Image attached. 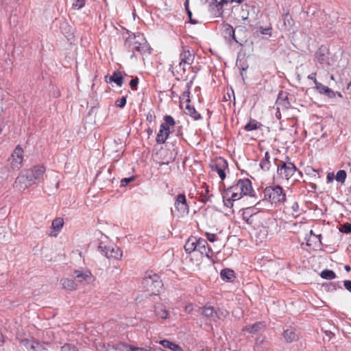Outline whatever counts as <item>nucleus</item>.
Here are the masks:
<instances>
[{"mask_svg":"<svg viewBox=\"0 0 351 351\" xmlns=\"http://www.w3.org/2000/svg\"><path fill=\"white\" fill-rule=\"evenodd\" d=\"M223 187L221 191L223 202L226 207L232 208L234 202L240 199L243 196L247 195L253 191L252 182L248 178L239 179L232 186L226 187L223 183Z\"/></svg>","mask_w":351,"mask_h":351,"instance_id":"obj_1","label":"nucleus"},{"mask_svg":"<svg viewBox=\"0 0 351 351\" xmlns=\"http://www.w3.org/2000/svg\"><path fill=\"white\" fill-rule=\"evenodd\" d=\"M286 200V193L282 186L274 185L266 187L264 189V199L258 202L256 205H261L262 203L269 202L275 207L280 206Z\"/></svg>","mask_w":351,"mask_h":351,"instance_id":"obj_2","label":"nucleus"},{"mask_svg":"<svg viewBox=\"0 0 351 351\" xmlns=\"http://www.w3.org/2000/svg\"><path fill=\"white\" fill-rule=\"evenodd\" d=\"M124 47L128 51L132 52L131 58L134 56L136 52L141 55L151 53V47L147 40L141 36H130L125 40Z\"/></svg>","mask_w":351,"mask_h":351,"instance_id":"obj_3","label":"nucleus"},{"mask_svg":"<svg viewBox=\"0 0 351 351\" xmlns=\"http://www.w3.org/2000/svg\"><path fill=\"white\" fill-rule=\"evenodd\" d=\"M286 161L274 159V163L276 166V173L279 178L289 180L291 179L296 171H298L300 176L302 173L298 169L293 162L290 160L289 156H286Z\"/></svg>","mask_w":351,"mask_h":351,"instance_id":"obj_4","label":"nucleus"},{"mask_svg":"<svg viewBox=\"0 0 351 351\" xmlns=\"http://www.w3.org/2000/svg\"><path fill=\"white\" fill-rule=\"evenodd\" d=\"M142 287L149 295H158L162 290L163 284L156 274H147L142 280Z\"/></svg>","mask_w":351,"mask_h":351,"instance_id":"obj_5","label":"nucleus"},{"mask_svg":"<svg viewBox=\"0 0 351 351\" xmlns=\"http://www.w3.org/2000/svg\"><path fill=\"white\" fill-rule=\"evenodd\" d=\"M95 182L101 190H110L113 188L114 183L117 182L115 178L112 176L110 168L100 171L96 176Z\"/></svg>","mask_w":351,"mask_h":351,"instance_id":"obj_6","label":"nucleus"},{"mask_svg":"<svg viewBox=\"0 0 351 351\" xmlns=\"http://www.w3.org/2000/svg\"><path fill=\"white\" fill-rule=\"evenodd\" d=\"M98 249L108 258L120 260L123 256L122 250L119 247L112 245H106L104 242L99 243Z\"/></svg>","mask_w":351,"mask_h":351,"instance_id":"obj_7","label":"nucleus"},{"mask_svg":"<svg viewBox=\"0 0 351 351\" xmlns=\"http://www.w3.org/2000/svg\"><path fill=\"white\" fill-rule=\"evenodd\" d=\"M209 167L213 171H215L219 175L220 179L223 181L226 177V171L228 169L227 160L222 157H217L209 164Z\"/></svg>","mask_w":351,"mask_h":351,"instance_id":"obj_8","label":"nucleus"},{"mask_svg":"<svg viewBox=\"0 0 351 351\" xmlns=\"http://www.w3.org/2000/svg\"><path fill=\"white\" fill-rule=\"evenodd\" d=\"M25 171L32 183L35 184L43 181L46 169L43 165H36Z\"/></svg>","mask_w":351,"mask_h":351,"instance_id":"obj_9","label":"nucleus"},{"mask_svg":"<svg viewBox=\"0 0 351 351\" xmlns=\"http://www.w3.org/2000/svg\"><path fill=\"white\" fill-rule=\"evenodd\" d=\"M33 185L25 171H21L16 178L13 188L18 191H23L30 186Z\"/></svg>","mask_w":351,"mask_h":351,"instance_id":"obj_10","label":"nucleus"},{"mask_svg":"<svg viewBox=\"0 0 351 351\" xmlns=\"http://www.w3.org/2000/svg\"><path fill=\"white\" fill-rule=\"evenodd\" d=\"M23 160V150L20 145H17L14 149L11 157L9 158L11 168L18 170L21 167Z\"/></svg>","mask_w":351,"mask_h":351,"instance_id":"obj_11","label":"nucleus"},{"mask_svg":"<svg viewBox=\"0 0 351 351\" xmlns=\"http://www.w3.org/2000/svg\"><path fill=\"white\" fill-rule=\"evenodd\" d=\"M197 248L196 251H198L202 256H205L208 259L213 261V251L208 244L207 240L198 238L197 239Z\"/></svg>","mask_w":351,"mask_h":351,"instance_id":"obj_12","label":"nucleus"},{"mask_svg":"<svg viewBox=\"0 0 351 351\" xmlns=\"http://www.w3.org/2000/svg\"><path fill=\"white\" fill-rule=\"evenodd\" d=\"M174 207L178 213L181 216L187 215L189 213V208L187 204L184 194H178L176 196Z\"/></svg>","mask_w":351,"mask_h":351,"instance_id":"obj_13","label":"nucleus"},{"mask_svg":"<svg viewBox=\"0 0 351 351\" xmlns=\"http://www.w3.org/2000/svg\"><path fill=\"white\" fill-rule=\"evenodd\" d=\"M282 335L287 343L297 341L300 338V332L299 330L292 326H289L287 328L284 329Z\"/></svg>","mask_w":351,"mask_h":351,"instance_id":"obj_14","label":"nucleus"},{"mask_svg":"<svg viewBox=\"0 0 351 351\" xmlns=\"http://www.w3.org/2000/svg\"><path fill=\"white\" fill-rule=\"evenodd\" d=\"M329 55L328 49L326 46L322 45L315 52V56L319 63L328 66L330 64Z\"/></svg>","mask_w":351,"mask_h":351,"instance_id":"obj_15","label":"nucleus"},{"mask_svg":"<svg viewBox=\"0 0 351 351\" xmlns=\"http://www.w3.org/2000/svg\"><path fill=\"white\" fill-rule=\"evenodd\" d=\"M180 62L178 66L191 65L194 60V55L189 48L183 47L182 51L180 54Z\"/></svg>","mask_w":351,"mask_h":351,"instance_id":"obj_16","label":"nucleus"},{"mask_svg":"<svg viewBox=\"0 0 351 351\" xmlns=\"http://www.w3.org/2000/svg\"><path fill=\"white\" fill-rule=\"evenodd\" d=\"M222 34L226 40L231 42L234 40L237 43H239V40L237 39L235 36V29L232 27V26L228 23H225L222 26Z\"/></svg>","mask_w":351,"mask_h":351,"instance_id":"obj_17","label":"nucleus"},{"mask_svg":"<svg viewBox=\"0 0 351 351\" xmlns=\"http://www.w3.org/2000/svg\"><path fill=\"white\" fill-rule=\"evenodd\" d=\"M276 104L277 106L278 110H285L290 107V103L288 100L287 93H283L281 91L278 94Z\"/></svg>","mask_w":351,"mask_h":351,"instance_id":"obj_18","label":"nucleus"},{"mask_svg":"<svg viewBox=\"0 0 351 351\" xmlns=\"http://www.w3.org/2000/svg\"><path fill=\"white\" fill-rule=\"evenodd\" d=\"M315 88L319 94L324 95L330 99L336 97V93H335V91L320 82H316V86Z\"/></svg>","mask_w":351,"mask_h":351,"instance_id":"obj_19","label":"nucleus"},{"mask_svg":"<svg viewBox=\"0 0 351 351\" xmlns=\"http://www.w3.org/2000/svg\"><path fill=\"white\" fill-rule=\"evenodd\" d=\"M154 313L156 316L160 319H166L169 317V313L162 304H158L154 306Z\"/></svg>","mask_w":351,"mask_h":351,"instance_id":"obj_20","label":"nucleus"},{"mask_svg":"<svg viewBox=\"0 0 351 351\" xmlns=\"http://www.w3.org/2000/svg\"><path fill=\"white\" fill-rule=\"evenodd\" d=\"M22 343L29 351H38V348L40 347V343L33 339H22L20 340Z\"/></svg>","mask_w":351,"mask_h":351,"instance_id":"obj_21","label":"nucleus"},{"mask_svg":"<svg viewBox=\"0 0 351 351\" xmlns=\"http://www.w3.org/2000/svg\"><path fill=\"white\" fill-rule=\"evenodd\" d=\"M170 134L169 129H167L164 125L160 126L159 132L156 136V143L158 144H163L165 143L169 135Z\"/></svg>","mask_w":351,"mask_h":351,"instance_id":"obj_22","label":"nucleus"},{"mask_svg":"<svg viewBox=\"0 0 351 351\" xmlns=\"http://www.w3.org/2000/svg\"><path fill=\"white\" fill-rule=\"evenodd\" d=\"M266 326L265 323L264 322H258L253 324L247 325L244 328L243 330L248 332L250 333H256L262 329L265 328Z\"/></svg>","mask_w":351,"mask_h":351,"instance_id":"obj_23","label":"nucleus"},{"mask_svg":"<svg viewBox=\"0 0 351 351\" xmlns=\"http://www.w3.org/2000/svg\"><path fill=\"white\" fill-rule=\"evenodd\" d=\"M75 274V279L76 281L79 282H82L84 281L89 282L92 278V274L89 271H86L85 272H81L78 270H75L74 271Z\"/></svg>","mask_w":351,"mask_h":351,"instance_id":"obj_24","label":"nucleus"},{"mask_svg":"<svg viewBox=\"0 0 351 351\" xmlns=\"http://www.w3.org/2000/svg\"><path fill=\"white\" fill-rule=\"evenodd\" d=\"M197 237H191L188 239L184 244V250L186 253L191 254L194 251H196L197 248Z\"/></svg>","mask_w":351,"mask_h":351,"instance_id":"obj_25","label":"nucleus"},{"mask_svg":"<svg viewBox=\"0 0 351 351\" xmlns=\"http://www.w3.org/2000/svg\"><path fill=\"white\" fill-rule=\"evenodd\" d=\"M221 279L226 282H232L235 278L234 271L232 269L226 268L223 269L220 272Z\"/></svg>","mask_w":351,"mask_h":351,"instance_id":"obj_26","label":"nucleus"},{"mask_svg":"<svg viewBox=\"0 0 351 351\" xmlns=\"http://www.w3.org/2000/svg\"><path fill=\"white\" fill-rule=\"evenodd\" d=\"M159 343L165 348H169L172 351H183V349L178 344L173 343L167 339L160 340Z\"/></svg>","mask_w":351,"mask_h":351,"instance_id":"obj_27","label":"nucleus"},{"mask_svg":"<svg viewBox=\"0 0 351 351\" xmlns=\"http://www.w3.org/2000/svg\"><path fill=\"white\" fill-rule=\"evenodd\" d=\"M109 82H114L118 86L121 87L124 82V77L122 76L121 72L115 71L112 75L109 77Z\"/></svg>","mask_w":351,"mask_h":351,"instance_id":"obj_28","label":"nucleus"},{"mask_svg":"<svg viewBox=\"0 0 351 351\" xmlns=\"http://www.w3.org/2000/svg\"><path fill=\"white\" fill-rule=\"evenodd\" d=\"M60 283L64 289L69 291H73L77 288L76 282L72 279L62 278L60 280Z\"/></svg>","mask_w":351,"mask_h":351,"instance_id":"obj_29","label":"nucleus"},{"mask_svg":"<svg viewBox=\"0 0 351 351\" xmlns=\"http://www.w3.org/2000/svg\"><path fill=\"white\" fill-rule=\"evenodd\" d=\"M186 114L192 117L194 120H199L202 119L201 114L195 110V108L187 104L186 106Z\"/></svg>","mask_w":351,"mask_h":351,"instance_id":"obj_30","label":"nucleus"},{"mask_svg":"<svg viewBox=\"0 0 351 351\" xmlns=\"http://www.w3.org/2000/svg\"><path fill=\"white\" fill-rule=\"evenodd\" d=\"M260 167L262 170L267 171L271 167L270 155L268 152L265 153L264 158L260 162Z\"/></svg>","mask_w":351,"mask_h":351,"instance_id":"obj_31","label":"nucleus"},{"mask_svg":"<svg viewBox=\"0 0 351 351\" xmlns=\"http://www.w3.org/2000/svg\"><path fill=\"white\" fill-rule=\"evenodd\" d=\"M202 313L207 318H211L215 319V318L217 317L216 311L213 308V307L210 306H204L202 308Z\"/></svg>","mask_w":351,"mask_h":351,"instance_id":"obj_32","label":"nucleus"},{"mask_svg":"<svg viewBox=\"0 0 351 351\" xmlns=\"http://www.w3.org/2000/svg\"><path fill=\"white\" fill-rule=\"evenodd\" d=\"M209 8L210 12L216 17L220 16L223 14V10L219 3H217L213 6H209Z\"/></svg>","mask_w":351,"mask_h":351,"instance_id":"obj_33","label":"nucleus"},{"mask_svg":"<svg viewBox=\"0 0 351 351\" xmlns=\"http://www.w3.org/2000/svg\"><path fill=\"white\" fill-rule=\"evenodd\" d=\"M64 225V220L61 217H57L53 220L51 227L53 230L60 232Z\"/></svg>","mask_w":351,"mask_h":351,"instance_id":"obj_34","label":"nucleus"},{"mask_svg":"<svg viewBox=\"0 0 351 351\" xmlns=\"http://www.w3.org/2000/svg\"><path fill=\"white\" fill-rule=\"evenodd\" d=\"M132 346H130L123 342H119L114 345L115 351H132Z\"/></svg>","mask_w":351,"mask_h":351,"instance_id":"obj_35","label":"nucleus"},{"mask_svg":"<svg viewBox=\"0 0 351 351\" xmlns=\"http://www.w3.org/2000/svg\"><path fill=\"white\" fill-rule=\"evenodd\" d=\"M320 276L324 279L332 280L335 278L336 274L332 270L324 269L321 272Z\"/></svg>","mask_w":351,"mask_h":351,"instance_id":"obj_36","label":"nucleus"},{"mask_svg":"<svg viewBox=\"0 0 351 351\" xmlns=\"http://www.w3.org/2000/svg\"><path fill=\"white\" fill-rule=\"evenodd\" d=\"M251 208H247L243 213V219L247 222L248 224H252L253 223V217L254 214H251L250 213Z\"/></svg>","mask_w":351,"mask_h":351,"instance_id":"obj_37","label":"nucleus"},{"mask_svg":"<svg viewBox=\"0 0 351 351\" xmlns=\"http://www.w3.org/2000/svg\"><path fill=\"white\" fill-rule=\"evenodd\" d=\"M258 125H261V124L258 123L256 120L251 119L250 121L245 125L244 129L247 132L255 130L258 128Z\"/></svg>","mask_w":351,"mask_h":351,"instance_id":"obj_38","label":"nucleus"},{"mask_svg":"<svg viewBox=\"0 0 351 351\" xmlns=\"http://www.w3.org/2000/svg\"><path fill=\"white\" fill-rule=\"evenodd\" d=\"M165 122L160 125H164L167 129H169L170 126H173L176 123L174 119L171 115H166L164 117Z\"/></svg>","mask_w":351,"mask_h":351,"instance_id":"obj_39","label":"nucleus"},{"mask_svg":"<svg viewBox=\"0 0 351 351\" xmlns=\"http://www.w3.org/2000/svg\"><path fill=\"white\" fill-rule=\"evenodd\" d=\"M347 173L345 170H339L337 172L335 179L337 182L343 184L346 179Z\"/></svg>","mask_w":351,"mask_h":351,"instance_id":"obj_40","label":"nucleus"},{"mask_svg":"<svg viewBox=\"0 0 351 351\" xmlns=\"http://www.w3.org/2000/svg\"><path fill=\"white\" fill-rule=\"evenodd\" d=\"M191 84H192V82H190L189 83L187 84V85H186L187 90L184 91V93L180 96V99H185L186 101L188 104H189L190 101H191V99H190V87H191Z\"/></svg>","mask_w":351,"mask_h":351,"instance_id":"obj_41","label":"nucleus"},{"mask_svg":"<svg viewBox=\"0 0 351 351\" xmlns=\"http://www.w3.org/2000/svg\"><path fill=\"white\" fill-rule=\"evenodd\" d=\"M339 231L343 233L350 234L351 233V223L346 222L342 224L339 228Z\"/></svg>","mask_w":351,"mask_h":351,"instance_id":"obj_42","label":"nucleus"},{"mask_svg":"<svg viewBox=\"0 0 351 351\" xmlns=\"http://www.w3.org/2000/svg\"><path fill=\"white\" fill-rule=\"evenodd\" d=\"M85 0H73L72 8L80 10L84 6Z\"/></svg>","mask_w":351,"mask_h":351,"instance_id":"obj_43","label":"nucleus"},{"mask_svg":"<svg viewBox=\"0 0 351 351\" xmlns=\"http://www.w3.org/2000/svg\"><path fill=\"white\" fill-rule=\"evenodd\" d=\"M126 101H127V97L123 96L122 97L119 98L116 100L115 105H116V106L122 108L125 106Z\"/></svg>","mask_w":351,"mask_h":351,"instance_id":"obj_44","label":"nucleus"},{"mask_svg":"<svg viewBox=\"0 0 351 351\" xmlns=\"http://www.w3.org/2000/svg\"><path fill=\"white\" fill-rule=\"evenodd\" d=\"M247 8H248V6L245 5V9H244V8L241 9V11L240 13V16L243 21H247L248 19L249 10Z\"/></svg>","mask_w":351,"mask_h":351,"instance_id":"obj_45","label":"nucleus"},{"mask_svg":"<svg viewBox=\"0 0 351 351\" xmlns=\"http://www.w3.org/2000/svg\"><path fill=\"white\" fill-rule=\"evenodd\" d=\"M60 351H77V348L69 343H66L61 347Z\"/></svg>","mask_w":351,"mask_h":351,"instance_id":"obj_46","label":"nucleus"},{"mask_svg":"<svg viewBox=\"0 0 351 351\" xmlns=\"http://www.w3.org/2000/svg\"><path fill=\"white\" fill-rule=\"evenodd\" d=\"M155 119L156 115L154 114V112L153 110H149L146 114V121H148L149 123H152V122H154Z\"/></svg>","mask_w":351,"mask_h":351,"instance_id":"obj_47","label":"nucleus"},{"mask_svg":"<svg viewBox=\"0 0 351 351\" xmlns=\"http://www.w3.org/2000/svg\"><path fill=\"white\" fill-rule=\"evenodd\" d=\"M134 180V176H131L129 178H125L121 180L120 186L121 187L127 186L130 182Z\"/></svg>","mask_w":351,"mask_h":351,"instance_id":"obj_48","label":"nucleus"},{"mask_svg":"<svg viewBox=\"0 0 351 351\" xmlns=\"http://www.w3.org/2000/svg\"><path fill=\"white\" fill-rule=\"evenodd\" d=\"M138 84V78L137 77L132 78L130 82V86L134 90H137Z\"/></svg>","mask_w":351,"mask_h":351,"instance_id":"obj_49","label":"nucleus"},{"mask_svg":"<svg viewBox=\"0 0 351 351\" xmlns=\"http://www.w3.org/2000/svg\"><path fill=\"white\" fill-rule=\"evenodd\" d=\"M259 32L263 35L271 36V27H260Z\"/></svg>","mask_w":351,"mask_h":351,"instance_id":"obj_50","label":"nucleus"},{"mask_svg":"<svg viewBox=\"0 0 351 351\" xmlns=\"http://www.w3.org/2000/svg\"><path fill=\"white\" fill-rule=\"evenodd\" d=\"M291 208L292 210V215H294L295 213L296 214H298L299 213V210H300V206H299V204L297 202H294L291 206Z\"/></svg>","mask_w":351,"mask_h":351,"instance_id":"obj_51","label":"nucleus"},{"mask_svg":"<svg viewBox=\"0 0 351 351\" xmlns=\"http://www.w3.org/2000/svg\"><path fill=\"white\" fill-rule=\"evenodd\" d=\"M206 239L210 242H214L217 240V235L215 234L206 232L205 234Z\"/></svg>","mask_w":351,"mask_h":351,"instance_id":"obj_52","label":"nucleus"},{"mask_svg":"<svg viewBox=\"0 0 351 351\" xmlns=\"http://www.w3.org/2000/svg\"><path fill=\"white\" fill-rule=\"evenodd\" d=\"M209 193V190L208 186L205 188V194L202 195V202L204 203H206L208 201L209 197L207 196L208 193Z\"/></svg>","mask_w":351,"mask_h":351,"instance_id":"obj_53","label":"nucleus"},{"mask_svg":"<svg viewBox=\"0 0 351 351\" xmlns=\"http://www.w3.org/2000/svg\"><path fill=\"white\" fill-rule=\"evenodd\" d=\"M343 285L346 290L351 293V280H344Z\"/></svg>","mask_w":351,"mask_h":351,"instance_id":"obj_54","label":"nucleus"},{"mask_svg":"<svg viewBox=\"0 0 351 351\" xmlns=\"http://www.w3.org/2000/svg\"><path fill=\"white\" fill-rule=\"evenodd\" d=\"M103 348L104 349L105 351H112V350H114V345L113 346H111L108 343L107 344H104L103 345Z\"/></svg>","mask_w":351,"mask_h":351,"instance_id":"obj_55","label":"nucleus"},{"mask_svg":"<svg viewBox=\"0 0 351 351\" xmlns=\"http://www.w3.org/2000/svg\"><path fill=\"white\" fill-rule=\"evenodd\" d=\"M308 79L313 80L315 86H316V82H319L316 80V73H312L310 75H308Z\"/></svg>","mask_w":351,"mask_h":351,"instance_id":"obj_56","label":"nucleus"},{"mask_svg":"<svg viewBox=\"0 0 351 351\" xmlns=\"http://www.w3.org/2000/svg\"><path fill=\"white\" fill-rule=\"evenodd\" d=\"M326 178H327V181L328 182H331L334 180L335 179V175L333 173H327V176H326Z\"/></svg>","mask_w":351,"mask_h":351,"instance_id":"obj_57","label":"nucleus"},{"mask_svg":"<svg viewBox=\"0 0 351 351\" xmlns=\"http://www.w3.org/2000/svg\"><path fill=\"white\" fill-rule=\"evenodd\" d=\"M5 121L3 119H0V134L2 133L3 128L5 127Z\"/></svg>","mask_w":351,"mask_h":351,"instance_id":"obj_58","label":"nucleus"},{"mask_svg":"<svg viewBox=\"0 0 351 351\" xmlns=\"http://www.w3.org/2000/svg\"><path fill=\"white\" fill-rule=\"evenodd\" d=\"M184 310L187 313H191L193 311V306L192 304H188L185 306Z\"/></svg>","mask_w":351,"mask_h":351,"instance_id":"obj_59","label":"nucleus"},{"mask_svg":"<svg viewBox=\"0 0 351 351\" xmlns=\"http://www.w3.org/2000/svg\"><path fill=\"white\" fill-rule=\"evenodd\" d=\"M218 3L223 7L224 5L231 3V1L228 0H221L218 1Z\"/></svg>","mask_w":351,"mask_h":351,"instance_id":"obj_60","label":"nucleus"},{"mask_svg":"<svg viewBox=\"0 0 351 351\" xmlns=\"http://www.w3.org/2000/svg\"><path fill=\"white\" fill-rule=\"evenodd\" d=\"M184 5L185 10L189 9V0H185Z\"/></svg>","mask_w":351,"mask_h":351,"instance_id":"obj_61","label":"nucleus"},{"mask_svg":"<svg viewBox=\"0 0 351 351\" xmlns=\"http://www.w3.org/2000/svg\"><path fill=\"white\" fill-rule=\"evenodd\" d=\"M4 343V338L1 333H0V346H2Z\"/></svg>","mask_w":351,"mask_h":351,"instance_id":"obj_62","label":"nucleus"},{"mask_svg":"<svg viewBox=\"0 0 351 351\" xmlns=\"http://www.w3.org/2000/svg\"><path fill=\"white\" fill-rule=\"evenodd\" d=\"M217 3H218V0H210L209 1V6H213V5L216 4Z\"/></svg>","mask_w":351,"mask_h":351,"instance_id":"obj_63","label":"nucleus"},{"mask_svg":"<svg viewBox=\"0 0 351 351\" xmlns=\"http://www.w3.org/2000/svg\"><path fill=\"white\" fill-rule=\"evenodd\" d=\"M147 133L148 136L152 135L153 134V130L151 128H148L147 129Z\"/></svg>","mask_w":351,"mask_h":351,"instance_id":"obj_64","label":"nucleus"}]
</instances>
